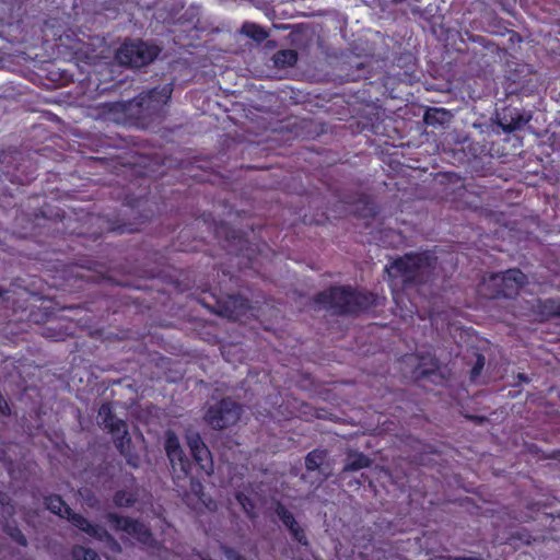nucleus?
Listing matches in <instances>:
<instances>
[{
  "label": "nucleus",
  "instance_id": "nucleus-17",
  "mask_svg": "<svg viewBox=\"0 0 560 560\" xmlns=\"http://www.w3.org/2000/svg\"><path fill=\"white\" fill-rule=\"evenodd\" d=\"M73 558L74 560H100L93 550L85 549L83 547H77L73 549Z\"/></svg>",
  "mask_w": 560,
  "mask_h": 560
},
{
  "label": "nucleus",
  "instance_id": "nucleus-14",
  "mask_svg": "<svg viewBox=\"0 0 560 560\" xmlns=\"http://www.w3.org/2000/svg\"><path fill=\"white\" fill-rule=\"evenodd\" d=\"M298 55L294 50H281L273 56V61L278 67H290L296 62Z\"/></svg>",
  "mask_w": 560,
  "mask_h": 560
},
{
  "label": "nucleus",
  "instance_id": "nucleus-19",
  "mask_svg": "<svg viewBox=\"0 0 560 560\" xmlns=\"http://www.w3.org/2000/svg\"><path fill=\"white\" fill-rule=\"evenodd\" d=\"M135 502L133 494L127 492H117L115 503L118 506H128Z\"/></svg>",
  "mask_w": 560,
  "mask_h": 560
},
{
  "label": "nucleus",
  "instance_id": "nucleus-16",
  "mask_svg": "<svg viewBox=\"0 0 560 560\" xmlns=\"http://www.w3.org/2000/svg\"><path fill=\"white\" fill-rule=\"evenodd\" d=\"M325 456L326 454L323 451L311 452L305 459L306 468L308 470H315L319 468L325 459Z\"/></svg>",
  "mask_w": 560,
  "mask_h": 560
},
{
  "label": "nucleus",
  "instance_id": "nucleus-13",
  "mask_svg": "<svg viewBox=\"0 0 560 560\" xmlns=\"http://www.w3.org/2000/svg\"><path fill=\"white\" fill-rule=\"evenodd\" d=\"M191 454L197 464L200 466L201 470H203L206 475L209 476L213 472V462L207 446L201 447V450H199L198 452H194Z\"/></svg>",
  "mask_w": 560,
  "mask_h": 560
},
{
  "label": "nucleus",
  "instance_id": "nucleus-20",
  "mask_svg": "<svg viewBox=\"0 0 560 560\" xmlns=\"http://www.w3.org/2000/svg\"><path fill=\"white\" fill-rule=\"evenodd\" d=\"M187 443H188V446H189L191 453L198 452L199 450H201V447L206 446L203 444V442L201 441V438L199 436V434H190V435H188L187 436Z\"/></svg>",
  "mask_w": 560,
  "mask_h": 560
},
{
  "label": "nucleus",
  "instance_id": "nucleus-5",
  "mask_svg": "<svg viewBox=\"0 0 560 560\" xmlns=\"http://www.w3.org/2000/svg\"><path fill=\"white\" fill-rule=\"evenodd\" d=\"M430 257L425 254L406 255L386 268L388 277L399 279L402 283L417 281L429 266Z\"/></svg>",
  "mask_w": 560,
  "mask_h": 560
},
{
  "label": "nucleus",
  "instance_id": "nucleus-18",
  "mask_svg": "<svg viewBox=\"0 0 560 560\" xmlns=\"http://www.w3.org/2000/svg\"><path fill=\"white\" fill-rule=\"evenodd\" d=\"M170 96L171 90L167 86H165L161 91L153 90L149 93L150 100L159 104H164L170 98Z\"/></svg>",
  "mask_w": 560,
  "mask_h": 560
},
{
  "label": "nucleus",
  "instance_id": "nucleus-7",
  "mask_svg": "<svg viewBox=\"0 0 560 560\" xmlns=\"http://www.w3.org/2000/svg\"><path fill=\"white\" fill-rule=\"evenodd\" d=\"M159 54L156 46L143 42L124 44L116 54L120 65L142 67L151 62Z\"/></svg>",
  "mask_w": 560,
  "mask_h": 560
},
{
  "label": "nucleus",
  "instance_id": "nucleus-11",
  "mask_svg": "<svg viewBox=\"0 0 560 560\" xmlns=\"http://www.w3.org/2000/svg\"><path fill=\"white\" fill-rule=\"evenodd\" d=\"M371 460L364 454L355 451L348 453L345 463V470L357 471L370 466Z\"/></svg>",
  "mask_w": 560,
  "mask_h": 560
},
{
  "label": "nucleus",
  "instance_id": "nucleus-22",
  "mask_svg": "<svg viewBox=\"0 0 560 560\" xmlns=\"http://www.w3.org/2000/svg\"><path fill=\"white\" fill-rule=\"evenodd\" d=\"M483 365H485V358H483V357H481V355H479V357L477 358L476 365H475V366L472 368V370H471V378H472V380H474V378H476V377L480 374V372H481V370H482Z\"/></svg>",
  "mask_w": 560,
  "mask_h": 560
},
{
  "label": "nucleus",
  "instance_id": "nucleus-15",
  "mask_svg": "<svg viewBox=\"0 0 560 560\" xmlns=\"http://www.w3.org/2000/svg\"><path fill=\"white\" fill-rule=\"evenodd\" d=\"M242 32L256 42H262L267 38V33L254 23H245L242 27Z\"/></svg>",
  "mask_w": 560,
  "mask_h": 560
},
{
  "label": "nucleus",
  "instance_id": "nucleus-12",
  "mask_svg": "<svg viewBox=\"0 0 560 560\" xmlns=\"http://www.w3.org/2000/svg\"><path fill=\"white\" fill-rule=\"evenodd\" d=\"M231 317L234 319H241L246 311L249 308L248 303L245 299L238 296L230 298L226 306Z\"/></svg>",
  "mask_w": 560,
  "mask_h": 560
},
{
  "label": "nucleus",
  "instance_id": "nucleus-24",
  "mask_svg": "<svg viewBox=\"0 0 560 560\" xmlns=\"http://www.w3.org/2000/svg\"><path fill=\"white\" fill-rule=\"evenodd\" d=\"M224 553L229 560H245L241 556L236 555L234 551L224 549Z\"/></svg>",
  "mask_w": 560,
  "mask_h": 560
},
{
  "label": "nucleus",
  "instance_id": "nucleus-21",
  "mask_svg": "<svg viewBox=\"0 0 560 560\" xmlns=\"http://www.w3.org/2000/svg\"><path fill=\"white\" fill-rule=\"evenodd\" d=\"M236 499L238 501V503L241 504V506L243 508V510L247 513V514H250L253 509H254V505L253 503L250 502L249 499H247L244 494H241L238 493L236 495Z\"/></svg>",
  "mask_w": 560,
  "mask_h": 560
},
{
  "label": "nucleus",
  "instance_id": "nucleus-10",
  "mask_svg": "<svg viewBox=\"0 0 560 560\" xmlns=\"http://www.w3.org/2000/svg\"><path fill=\"white\" fill-rule=\"evenodd\" d=\"M276 513L278 514V516L281 518V521L283 522V524L290 529V532L292 533L293 537L299 541V542H305L304 539V534L303 532L301 530V528L299 527V525L296 524L293 515L287 511L282 505L278 504L277 505V509H276Z\"/></svg>",
  "mask_w": 560,
  "mask_h": 560
},
{
  "label": "nucleus",
  "instance_id": "nucleus-9",
  "mask_svg": "<svg viewBox=\"0 0 560 560\" xmlns=\"http://www.w3.org/2000/svg\"><path fill=\"white\" fill-rule=\"evenodd\" d=\"M107 520L114 529L124 534L122 537L135 539L144 545L150 544L151 534L143 524L126 517H118L115 514H108Z\"/></svg>",
  "mask_w": 560,
  "mask_h": 560
},
{
  "label": "nucleus",
  "instance_id": "nucleus-4",
  "mask_svg": "<svg viewBox=\"0 0 560 560\" xmlns=\"http://www.w3.org/2000/svg\"><path fill=\"white\" fill-rule=\"evenodd\" d=\"M525 276L518 269H510L503 273H493L485 278L479 287V292L483 296L494 298L503 295L513 296L524 284Z\"/></svg>",
  "mask_w": 560,
  "mask_h": 560
},
{
  "label": "nucleus",
  "instance_id": "nucleus-8",
  "mask_svg": "<svg viewBox=\"0 0 560 560\" xmlns=\"http://www.w3.org/2000/svg\"><path fill=\"white\" fill-rule=\"evenodd\" d=\"M205 420L214 429H224L240 420V407L231 400H222L211 406Z\"/></svg>",
  "mask_w": 560,
  "mask_h": 560
},
{
  "label": "nucleus",
  "instance_id": "nucleus-3",
  "mask_svg": "<svg viewBox=\"0 0 560 560\" xmlns=\"http://www.w3.org/2000/svg\"><path fill=\"white\" fill-rule=\"evenodd\" d=\"M319 302L337 312H357L365 310L374 303V296L354 292L347 288H331L322 292Z\"/></svg>",
  "mask_w": 560,
  "mask_h": 560
},
{
  "label": "nucleus",
  "instance_id": "nucleus-23",
  "mask_svg": "<svg viewBox=\"0 0 560 560\" xmlns=\"http://www.w3.org/2000/svg\"><path fill=\"white\" fill-rule=\"evenodd\" d=\"M11 536L12 538L18 541L19 544L21 545H25L26 544V539L25 537L22 535V533L18 529H15L14 532L11 533Z\"/></svg>",
  "mask_w": 560,
  "mask_h": 560
},
{
  "label": "nucleus",
  "instance_id": "nucleus-2",
  "mask_svg": "<svg viewBox=\"0 0 560 560\" xmlns=\"http://www.w3.org/2000/svg\"><path fill=\"white\" fill-rule=\"evenodd\" d=\"M47 509L60 517L68 518L75 527L86 533L90 537L105 541L110 550H120L118 542L104 528L92 525L83 516L72 513L70 508L59 497L47 498Z\"/></svg>",
  "mask_w": 560,
  "mask_h": 560
},
{
  "label": "nucleus",
  "instance_id": "nucleus-1",
  "mask_svg": "<svg viewBox=\"0 0 560 560\" xmlns=\"http://www.w3.org/2000/svg\"><path fill=\"white\" fill-rule=\"evenodd\" d=\"M165 451L172 464L174 479L178 487L184 489L185 485L182 481H189L190 491L185 494L187 504L195 510L210 509L211 502L202 492V486L188 476L189 462L184 457L179 440L172 431H167L165 434Z\"/></svg>",
  "mask_w": 560,
  "mask_h": 560
},
{
  "label": "nucleus",
  "instance_id": "nucleus-6",
  "mask_svg": "<svg viewBox=\"0 0 560 560\" xmlns=\"http://www.w3.org/2000/svg\"><path fill=\"white\" fill-rule=\"evenodd\" d=\"M98 420L104 424L113 434L116 446L120 453L127 457L128 463L136 467L138 466V459L129 456V434L127 431L126 423L119 419H116L112 415V408L108 405H103L98 410Z\"/></svg>",
  "mask_w": 560,
  "mask_h": 560
}]
</instances>
